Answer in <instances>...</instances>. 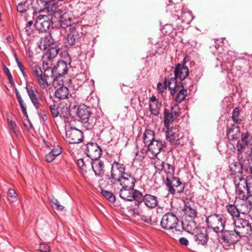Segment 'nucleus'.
<instances>
[{
	"mask_svg": "<svg viewBox=\"0 0 252 252\" xmlns=\"http://www.w3.org/2000/svg\"><path fill=\"white\" fill-rule=\"evenodd\" d=\"M184 204V207L182 210L184 214L192 220L197 217V211L193 203H190L189 201H185Z\"/></svg>",
	"mask_w": 252,
	"mask_h": 252,
	"instance_id": "23",
	"label": "nucleus"
},
{
	"mask_svg": "<svg viewBox=\"0 0 252 252\" xmlns=\"http://www.w3.org/2000/svg\"><path fill=\"white\" fill-rule=\"evenodd\" d=\"M163 170L166 173V177H169V178L173 176L174 175V167L172 164L165 163Z\"/></svg>",
	"mask_w": 252,
	"mask_h": 252,
	"instance_id": "39",
	"label": "nucleus"
},
{
	"mask_svg": "<svg viewBox=\"0 0 252 252\" xmlns=\"http://www.w3.org/2000/svg\"><path fill=\"white\" fill-rule=\"evenodd\" d=\"M126 166L122 163L114 161L111 165L110 176L108 178V183L113 188V185L126 174Z\"/></svg>",
	"mask_w": 252,
	"mask_h": 252,
	"instance_id": "3",
	"label": "nucleus"
},
{
	"mask_svg": "<svg viewBox=\"0 0 252 252\" xmlns=\"http://www.w3.org/2000/svg\"><path fill=\"white\" fill-rule=\"evenodd\" d=\"M152 162L157 171H158L159 172L163 171V169H164V165L165 164L164 162L158 158H153Z\"/></svg>",
	"mask_w": 252,
	"mask_h": 252,
	"instance_id": "41",
	"label": "nucleus"
},
{
	"mask_svg": "<svg viewBox=\"0 0 252 252\" xmlns=\"http://www.w3.org/2000/svg\"><path fill=\"white\" fill-rule=\"evenodd\" d=\"M165 185L168 188V191L173 195L183 192L185 189L184 184L180 181L179 178L174 176L169 178L166 177Z\"/></svg>",
	"mask_w": 252,
	"mask_h": 252,
	"instance_id": "6",
	"label": "nucleus"
},
{
	"mask_svg": "<svg viewBox=\"0 0 252 252\" xmlns=\"http://www.w3.org/2000/svg\"><path fill=\"white\" fill-rule=\"evenodd\" d=\"M187 95V91L183 88L176 95L175 100L178 103H181L183 101Z\"/></svg>",
	"mask_w": 252,
	"mask_h": 252,
	"instance_id": "43",
	"label": "nucleus"
},
{
	"mask_svg": "<svg viewBox=\"0 0 252 252\" xmlns=\"http://www.w3.org/2000/svg\"><path fill=\"white\" fill-rule=\"evenodd\" d=\"M193 235L194 240L198 245H204L208 240L207 230L204 227L197 229Z\"/></svg>",
	"mask_w": 252,
	"mask_h": 252,
	"instance_id": "18",
	"label": "nucleus"
},
{
	"mask_svg": "<svg viewBox=\"0 0 252 252\" xmlns=\"http://www.w3.org/2000/svg\"><path fill=\"white\" fill-rule=\"evenodd\" d=\"M167 86L170 90V94L172 95H174L176 92V79L174 78H170L167 82Z\"/></svg>",
	"mask_w": 252,
	"mask_h": 252,
	"instance_id": "44",
	"label": "nucleus"
},
{
	"mask_svg": "<svg viewBox=\"0 0 252 252\" xmlns=\"http://www.w3.org/2000/svg\"><path fill=\"white\" fill-rule=\"evenodd\" d=\"M235 203L237 205L240 214L252 212V195H249L245 199L235 200Z\"/></svg>",
	"mask_w": 252,
	"mask_h": 252,
	"instance_id": "13",
	"label": "nucleus"
},
{
	"mask_svg": "<svg viewBox=\"0 0 252 252\" xmlns=\"http://www.w3.org/2000/svg\"><path fill=\"white\" fill-rule=\"evenodd\" d=\"M92 168L95 176L102 177L105 172V166L103 161L99 158L94 159L91 162Z\"/></svg>",
	"mask_w": 252,
	"mask_h": 252,
	"instance_id": "21",
	"label": "nucleus"
},
{
	"mask_svg": "<svg viewBox=\"0 0 252 252\" xmlns=\"http://www.w3.org/2000/svg\"><path fill=\"white\" fill-rule=\"evenodd\" d=\"M182 22L189 23L192 20V16L189 12H184L180 16Z\"/></svg>",
	"mask_w": 252,
	"mask_h": 252,
	"instance_id": "50",
	"label": "nucleus"
},
{
	"mask_svg": "<svg viewBox=\"0 0 252 252\" xmlns=\"http://www.w3.org/2000/svg\"><path fill=\"white\" fill-rule=\"evenodd\" d=\"M180 243L184 246H187L189 244V241L186 238L182 237L179 239Z\"/></svg>",
	"mask_w": 252,
	"mask_h": 252,
	"instance_id": "64",
	"label": "nucleus"
},
{
	"mask_svg": "<svg viewBox=\"0 0 252 252\" xmlns=\"http://www.w3.org/2000/svg\"><path fill=\"white\" fill-rule=\"evenodd\" d=\"M115 193H118L119 196L124 200L127 201H132V194L133 189H126V188H123L122 187V188L118 190V189H114Z\"/></svg>",
	"mask_w": 252,
	"mask_h": 252,
	"instance_id": "29",
	"label": "nucleus"
},
{
	"mask_svg": "<svg viewBox=\"0 0 252 252\" xmlns=\"http://www.w3.org/2000/svg\"><path fill=\"white\" fill-rule=\"evenodd\" d=\"M59 23L60 27L64 29L66 32L68 30L75 28V25L72 22V15L68 13L65 12L61 16Z\"/></svg>",
	"mask_w": 252,
	"mask_h": 252,
	"instance_id": "17",
	"label": "nucleus"
},
{
	"mask_svg": "<svg viewBox=\"0 0 252 252\" xmlns=\"http://www.w3.org/2000/svg\"><path fill=\"white\" fill-rule=\"evenodd\" d=\"M54 40L50 33L41 37L37 43L38 47L41 50H46L49 47L55 45Z\"/></svg>",
	"mask_w": 252,
	"mask_h": 252,
	"instance_id": "26",
	"label": "nucleus"
},
{
	"mask_svg": "<svg viewBox=\"0 0 252 252\" xmlns=\"http://www.w3.org/2000/svg\"><path fill=\"white\" fill-rule=\"evenodd\" d=\"M62 148L57 146L55 147L52 151L47 154L45 156V159L48 162H52L55 158L62 153Z\"/></svg>",
	"mask_w": 252,
	"mask_h": 252,
	"instance_id": "33",
	"label": "nucleus"
},
{
	"mask_svg": "<svg viewBox=\"0 0 252 252\" xmlns=\"http://www.w3.org/2000/svg\"><path fill=\"white\" fill-rule=\"evenodd\" d=\"M101 193L110 202L113 203L115 201V196L112 192L102 189Z\"/></svg>",
	"mask_w": 252,
	"mask_h": 252,
	"instance_id": "48",
	"label": "nucleus"
},
{
	"mask_svg": "<svg viewBox=\"0 0 252 252\" xmlns=\"http://www.w3.org/2000/svg\"><path fill=\"white\" fill-rule=\"evenodd\" d=\"M143 202L145 205L149 208L154 209L156 208L158 204V197L151 194L146 193L144 195Z\"/></svg>",
	"mask_w": 252,
	"mask_h": 252,
	"instance_id": "25",
	"label": "nucleus"
},
{
	"mask_svg": "<svg viewBox=\"0 0 252 252\" xmlns=\"http://www.w3.org/2000/svg\"><path fill=\"white\" fill-rule=\"evenodd\" d=\"M166 139L170 143L175 145L182 144L183 134L176 128H170L166 130Z\"/></svg>",
	"mask_w": 252,
	"mask_h": 252,
	"instance_id": "15",
	"label": "nucleus"
},
{
	"mask_svg": "<svg viewBox=\"0 0 252 252\" xmlns=\"http://www.w3.org/2000/svg\"><path fill=\"white\" fill-rule=\"evenodd\" d=\"M221 215L213 214L208 216L206 222L209 228H212L217 233H220L224 229L225 220Z\"/></svg>",
	"mask_w": 252,
	"mask_h": 252,
	"instance_id": "4",
	"label": "nucleus"
},
{
	"mask_svg": "<svg viewBox=\"0 0 252 252\" xmlns=\"http://www.w3.org/2000/svg\"><path fill=\"white\" fill-rule=\"evenodd\" d=\"M76 114L82 123H87L91 115L90 108L84 104H80L77 108Z\"/></svg>",
	"mask_w": 252,
	"mask_h": 252,
	"instance_id": "20",
	"label": "nucleus"
},
{
	"mask_svg": "<svg viewBox=\"0 0 252 252\" xmlns=\"http://www.w3.org/2000/svg\"><path fill=\"white\" fill-rule=\"evenodd\" d=\"M221 232L222 233V244L224 247L233 245L241 238L239 234L237 233L235 228L233 230L224 229Z\"/></svg>",
	"mask_w": 252,
	"mask_h": 252,
	"instance_id": "7",
	"label": "nucleus"
},
{
	"mask_svg": "<svg viewBox=\"0 0 252 252\" xmlns=\"http://www.w3.org/2000/svg\"><path fill=\"white\" fill-rule=\"evenodd\" d=\"M182 227L186 231L194 234L197 229L199 227H197L196 226V223L193 220H190L189 221H185L182 222Z\"/></svg>",
	"mask_w": 252,
	"mask_h": 252,
	"instance_id": "31",
	"label": "nucleus"
},
{
	"mask_svg": "<svg viewBox=\"0 0 252 252\" xmlns=\"http://www.w3.org/2000/svg\"><path fill=\"white\" fill-rule=\"evenodd\" d=\"M68 31L69 32L67 33L65 39L69 45L73 46L78 40V32L76 28Z\"/></svg>",
	"mask_w": 252,
	"mask_h": 252,
	"instance_id": "32",
	"label": "nucleus"
},
{
	"mask_svg": "<svg viewBox=\"0 0 252 252\" xmlns=\"http://www.w3.org/2000/svg\"><path fill=\"white\" fill-rule=\"evenodd\" d=\"M136 180L131 174L126 173L117 181L116 185H119L123 188L132 189L134 188Z\"/></svg>",
	"mask_w": 252,
	"mask_h": 252,
	"instance_id": "16",
	"label": "nucleus"
},
{
	"mask_svg": "<svg viewBox=\"0 0 252 252\" xmlns=\"http://www.w3.org/2000/svg\"><path fill=\"white\" fill-rule=\"evenodd\" d=\"M240 132V127L234 125L229 128L227 131V136L228 139L230 140H234L238 136Z\"/></svg>",
	"mask_w": 252,
	"mask_h": 252,
	"instance_id": "37",
	"label": "nucleus"
},
{
	"mask_svg": "<svg viewBox=\"0 0 252 252\" xmlns=\"http://www.w3.org/2000/svg\"><path fill=\"white\" fill-rule=\"evenodd\" d=\"M101 149L95 143H89L86 145L85 153L91 160L99 158L101 155Z\"/></svg>",
	"mask_w": 252,
	"mask_h": 252,
	"instance_id": "14",
	"label": "nucleus"
},
{
	"mask_svg": "<svg viewBox=\"0 0 252 252\" xmlns=\"http://www.w3.org/2000/svg\"><path fill=\"white\" fill-rule=\"evenodd\" d=\"M34 28H35V27L34 25H33V22L32 21H30L27 23L24 29L25 32L27 35L31 36L33 34Z\"/></svg>",
	"mask_w": 252,
	"mask_h": 252,
	"instance_id": "47",
	"label": "nucleus"
},
{
	"mask_svg": "<svg viewBox=\"0 0 252 252\" xmlns=\"http://www.w3.org/2000/svg\"><path fill=\"white\" fill-rule=\"evenodd\" d=\"M170 113L172 115L177 118L180 115V108L179 107L178 104H174L173 106L171 107Z\"/></svg>",
	"mask_w": 252,
	"mask_h": 252,
	"instance_id": "53",
	"label": "nucleus"
},
{
	"mask_svg": "<svg viewBox=\"0 0 252 252\" xmlns=\"http://www.w3.org/2000/svg\"><path fill=\"white\" fill-rule=\"evenodd\" d=\"M51 23V17L46 15L40 14L36 18L34 26L38 31L43 32L49 30Z\"/></svg>",
	"mask_w": 252,
	"mask_h": 252,
	"instance_id": "9",
	"label": "nucleus"
},
{
	"mask_svg": "<svg viewBox=\"0 0 252 252\" xmlns=\"http://www.w3.org/2000/svg\"><path fill=\"white\" fill-rule=\"evenodd\" d=\"M185 64H177L174 70L175 77L179 78L181 80H184L189 75V69Z\"/></svg>",
	"mask_w": 252,
	"mask_h": 252,
	"instance_id": "24",
	"label": "nucleus"
},
{
	"mask_svg": "<svg viewBox=\"0 0 252 252\" xmlns=\"http://www.w3.org/2000/svg\"><path fill=\"white\" fill-rule=\"evenodd\" d=\"M151 42L149 46H151V49L148 50V54L149 56H153L157 53L161 54L163 53L168 49L169 46V42L168 38H164L161 41H158L155 43Z\"/></svg>",
	"mask_w": 252,
	"mask_h": 252,
	"instance_id": "8",
	"label": "nucleus"
},
{
	"mask_svg": "<svg viewBox=\"0 0 252 252\" xmlns=\"http://www.w3.org/2000/svg\"><path fill=\"white\" fill-rule=\"evenodd\" d=\"M166 87L167 82L166 81H165V84L158 83L157 85L158 91V92L162 93L166 89Z\"/></svg>",
	"mask_w": 252,
	"mask_h": 252,
	"instance_id": "59",
	"label": "nucleus"
},
{
	"mask_svg": "<svg viewBox=\"0 0 252 252\" xmlns=\"http://www.w3.org/2000/svg\"><path fill=\"white\" fill-rule=\"evenodd\" d=\"M29 7V5L27 1H24L19 3L17 6V9L19 12L24 13L26 12Z\"/></svg>",
	"mask_w": 252,
	"mask_h": 252,
	"instance_id": "52",
	"label": "nucleus"
},
{
	"mask_svg": "<svg viewBox=\"0 0 252 252\" xmlns=\"http://www.w3.org/2000/svg\"><path fill=\"white\" fill-rule=\"evenodd\" d=\"M159 106L158 103H149V108L152 114L155 116H158L159 114Z\"/></svg>",
	"mask_w": 252,
	"mask_h": 252,
	"instance_id": "51",
	"label": "nucleus"
},
{
	"mask_svg": "<svg viewBox=\"0 0 252 252\" xmlns=\"http://www.w3.org/2000/svg\"><path fill=\"white\" fill-rule=\"evenodd\" d=\"M7 199L11 202H15L17 198V194L14 189H9L7 191Z\"/></svg>",
	"mask_w": 252,
	"mask_h": 252,
	"instance_id": "49",
	"label": "nucleus"
},
{
	"mask_svg": "<svg viewBox=\"0 0 252 252\" xmlns=\"http://www.w3.org/2000/svg\"><path fill=\"white\" fill-rule=\"evenodd\" d=\"M173 31V27L171 25H165L162 29V32L165 34H170Z\"/></svg>",
	"mask_w": 252,
	"mask_h": 252,
	"instance_id": "56",
	"label": "nucleus"
},
{
	"mask_svg": "<svg viewBox=\"0 0 252 252\" xmlns=\"http://www.w3.org/2000/svg\"><path fill=\"white\" fill-rule=\"evenodd\" d=\"M83 138L82 131L71 127L68 129L65 132L66 141L69 144H77L82 141Z\"/></svg>",
	"mask_w": 252,
	"mask_h": 252,
	"instance_id": "11",
	"label": "nucleus"
},
{
	"mask_svg": "<svg viewBox=\"0 0 252 252\" xmlns=\"http://www.w3.org/2000/svg\"><path fill=\"white\" fill-rule=\"evenodd\" d=\"M3 72L5 73V74L6 75L7 79L9 81V82L10 84L14 83L13 76H12L9 69L7 67H6V66L4 65V64H3Z\"/></svg>",
	"mask_w": 252,
	"mask_h": 252,
	"instance_id": "55",
	"label": "nucleus"
},
{
	"mask_svg": "<svg viewBox=\"0 0 252 252\" xmlns=\"http://www.w3.org/2000/svg\"><path fill=\"white\" fill-rule=\"evenodd\" d=\"M232 119L236 124H240L242 119L240 117V111L238 108H235L232 112Z\"/></svg>",
	"mask_w": 252,
	"mask_h": 252,
	"instance_id": "45",
	"label": "nucleus"
},
{
	"mask_svg": "<svg viewBox=\"0 0 252 252\" xmlns=\"http://www.w3.org/2000/svg\"><path fill=\"white\" fill-rule=\"evenodd\" d=\"M163 143L161 140L155 139L148 146V150L153 155H158L162 149Z\"/></svg>",
	"mask_w": 252,
	"mask_h": 252,
	"instance_id": "27",
	"label": "nucleus"
},
{
	"mask_svg": "<svg viewBox=\"0 0 252 252\" xmlns=\"http://www.w3.org/2000/svg\"><path fill=\"white\" fill-rule=\"evenodd\" d=\"M231 169L233 170L235 173H242V166L240 163H235L234 167H232Z\"/></svg>",
	"mask_w": 252,
	"mask_h": 252,
	"instance_id": "57",
	"label": "nucleus"
},
{
	"mask_svg": "<svg viewBox=\"0 0 252 252\" xmlns=\"http://www.w3.org/2000/svg\"><path fill=\"white\" fill-rule=\"evenodd\" d=\"M58 3L54 0H47L43 4H40L37 7L38 12H45L48 14L49 16L51 17L53 13H56L58 9Z\"/></svg>",
	"mask_w": 252,
	"mask_h": 252,
	"instance_id": "12",
	"label": "nucleus"
},
{
	"mask_svg": "<svg viewBox=\"0 0 252 252\" xmlns=\"http://www.w3.org/2000/svg\"><path fill=\"white\" fill-rule=\"evenodd\" d=\"M132 196V201L135 200V204L137 208H139L140 205L143 202L144 195L141 192L133 189Z\"/></svg>",
	"mask_w": 252,
	"mask_h": 252,
	"instance_id": "36",
	"label": "nucleus"
},
{
	"mask_svg": "<svg viewBox=\"0 0 252 252\" xmlns=\"http://www.w3.org/2000/svg\"><path fill=\"white\" fill-rule=\"evenodd\" d=\"M50 111L54 118L60 116V117H67L70 114L68 106L66 104L60 103L56 106L54 103L49 106Z\"/></svg>",
	"mask_w": 252,
	"mask_h": 252,
	"instance_id": "10",
	"label": "nucleus"
},
{
	"mask_svg": "<svg viewBox=\"0 0 252 252\" xmlns=\"http://www.w3.org/2000/svg\"><path fill=\"white\" fill-rule=\"evenodd\" d=\"M77 164L78 167L83 170L86 167V164L83 158L79 159L77 161Z\"/></svg>",
	"mask_w": 252,
	"mask_h": 252,
	"instance_id": "62",
	"label": "nucleus"
},
{
	"mask_svg": "<svg viewBox=\"0 0 252 252\" xmlns=\"http://www.w3.org/2000/svg\"><path fill=\"white\" fill-rule=\"evenodd\" d=\"M233 223L235 225L237 233L241 238L252 235V225L248 220L238 218L233 221Z\"/></svg>",
	"mask_w": 252,
	"mask_h": 252,
	"instance_id": "5",
	"label": "nucleus"
},
{
	"mask_svg": "<svg viewBox=\"0 0 252 252\" xmlns=\"http://www.w3.org/2000/svg\"><path fill=\"white\" fill-rule=\"evenodd\" d=\"M18 101L20 105V107L21 108L22 111L23 113H24V115L26 117H28V114H27V112L26 107L25 106V103L24 102V101H23L22 98L21 99H19L18 100Z\"/></svg>",
	"mask_w": 252,
	"mask_h": 252,
	"instance_id": "58",
	"label": "nucleus"
},
{
	"mask_svg": "<svg viewBox=\"0 0 252 252\" xmlns=\"http://www.w3.org/2000/svg\"><path fill=\"white\" fill-rule=\"evenodd\" d=\"M55 96L60 99L68 98L69 91L65 86H62L57 89L55 93Z\"/></svg>",
	"mask_w": 252,
	"mask_h": 252,
	"instance_id": "34",
	"label": "nucleus"
},
{
	"mask_svg": "<svg viewBox=\"0 0 252 252\" xmlns=\"http://www.w3.org/2000/svg\"><path fill=\"white\" fill-rule=\"evenodd\" d=\"M199 58V54L195 51H192L189 56L186 55L184 57L182 63H187L188 62H194V60H197Z\"/></svg>",
	"mask_w": 252,
	"mask_h": 252,
	"instance_id": "40",
	"label": "nucleus"
},
{
	"mask_svg": "<svg viewBox=\"0 0 252 252\" xmlns=\"http://www.w3.org/2000/svg\"><path fill=\"white\" fill-rule=\"evenodd\" d=\"M179 220L177 217L173 213H167L164 214L161 220L160 225L161 227L166 230H172L174 231L179 232L180 229L178 228L179 225H178Z\"/></svg>",
	"mask_w": 252,
	"mask_h": 252,
	"instance_id": "2",
	"label": "nucleus"
},
{
	"mask_svg": "<svg viewBox=\"0 0 252 252\" xmlns=\"http://www.w3.org/2000/svg\"><path fill=\"white\" fill-rule=\"evenodd\" d=\"M50 203L53 208L58 210L62 211L64 209V207L60 204L59 201L55 198L53 197L50 199Z\"/></svg>",
	"mask_w": 252,
	"mask_h": 252,
	"instance_id": "46",
	"label": "nucleus"
},
{
	"mask_svg": "<svg viewBox=\"0 0 252 252\" xmlns=\"http://www.w3.org/2000/svg\"><path fill=\"white\" fill-rule=\"evenodd\" d=\"M59 66V64L53 68L49 67L48 64H32L33 76L41 89H44L49 86L50 76L54 77L53 84L55 88L58 89L69 83L70 80L64 76L67 72V64H63V73L57 72Z\"/></svg>",
	"mask_w": 252,
	"mask_h": 252,
	"instance_id": "1",
	"label": "nucleus"
},
{
	"mask_svg": "<svg viewBox=\"0 0 252 252\" xmlns=\"http://www.w3.org/2000/svg\"><path fill=\"white\" fill-rule=\"evenodd\" d=\"M228 213L233 217V218H238L240 216V212L238 210L237 205L229 204L226 206Z\"/></svg>",
	"mask_w": 252,
	"mask_h": 252,
	"instance_id": "38",
	"label": "nucleus"
},
{
	"mask_svg": "<svg viewBox=\"0 0 252 252\" xmlns=\"http://www.w3.org/2000/svg\"><path fill=\"white\" fill-rule=\"evenodd\" d=\"M175 119V117L172 115L169 110L166 109H164V125L166 130L173 128L172 124Z\"/></svg>",
	"mask_w": 252,
	"mask_h": 252,
	"instance_id": "30",
	"label": "nucleus"
},
{
	"mask_svg": "<svg viewBox=\"0 0 252 252\" xmlns=\"http://www.w3.org/2000/svg\"><path fill=\"white\" fill-rule=\"evenodd\" d=\"M250 136V133L248 132L242 133L241 134V141L243 143H247L248 144V139Z\"/></svg>",
	"mask_w": 252,
	"mask_h": 252,
	"instance_id": "60",
	"label": "nucleus"
},
{
	"mask_svg": "<svg viewBox=\"0 0 252 252\" xmlns=\"http://www.w3.org/2000/svg\"><path fill=\"white\" fill-rule=\"evenodd\" d=\"M240 182L236 184V200L238 199H245L246 198L248 197L249 195H247L246 194V188L245 185L244 178L240 177L239 178Z\"/></svg>",
	"mask_w": 252,
	"mask_h": 252,
	"instance_id": "22",
	"label": "nucleus"
},
{
	"mask_svg": "<svg viewBox=\"0 0 252 252\" xmlns=\"http://www.w3.org/2000/svg\"><path fill=\"white\" fill-rule=\"evenodd\" d=\"M39 250L42 252H49L50 251V247L46 244H40L39 245Z\"/></svg>",
	"mask_w": 252,
	"mask_h": 252,
	"instance_id": "61",
	"label": "nucleus"
},
{
	"mask_svg": "<svg viewBox=\"0 0 252 252\" xmlns=\"http://www.w3.org/2000/svg\"><path fill=\"white\" fill-rule=\"evenodd\" d=\"M142 211H140L139 212L138 211V214L139 215V216H141V219L144 220L145 222H149V220H150V218L148 217V216H147L146 215H143L142 214Z\"/></svg>",
	"mask_w": 252,
	"mask_h": 252,
	"instance_id": "63",
	"label": "nucleus"
},
{
	"mask_svg": "<svg viewBox=\"0 0 252 252\" xmlns=\"http://www.w3.org/2000/svg\"><path fill=\"white\" fill-rule=\"evenodd\" d=\"M48 50L43 55V63H45L47 61H50L54 58L58 54L59 49L57 48L56 45H54L48 49Z\"/></svg>",
	"mask_w": 252,
	"mask_h": 252,
	"instance_id": "28",
	"label": "nucleus"
},
{
	"mask_svg": "<svg viewBox=\"0 0 252 252\" xmlns=\"http://www.w3.org/2000/svg\"><path fill=\"white\" fill-rule=\"evenodd\" d=\"M244 181L247 193L252 195V176L248 177L246 179L244 178Z\"/></svg>",
	"mask_w": 252,
	"mask_h": 252,
	"instance_id": "42",
	"label": "nucleus"
},
{
	"mask_svg": "<svg viewBox=\"0 0 252 252\" xmlns=\"http://www.w3.org/2000/svg\"><path fill=\"white\" fill-rule=\"evenodd\" d=\"M28 94L35 108L38 110L40 108V101L41 98L36 89L32 86H27Z\"/></svg>",
	"mask_w": 252,
	"mask_h": 252,
	"instance_id": "19",
	"label": "nucleus"
},
{
	"mask_svg": "<svg viewBox=\"0 0 252 252\" xmlns=\"http://www.w3.org/2000/svg\"><path fill=\"white\" fill-rule=\"evenodd\" d=\"M143 140L145 146H148L155 140L154 132L150 129L145 130L143 136Z\"/></svg>",
	"mask_w": 252,
	"mask_h": 252,
	"instance_id": "35",
	"label": "nucleus"
},
{
	"mask_svg": "<svg viewBox=\"0 0 252 252\" xmlns=\"http://www.w3.org/2000/svg\"><path fill=\"white\" fill-rule=\"evenodd\" d=\"M248 144L247 143H243L242 141H239L236 145L237 154L239 157L242 155V151L244 150Z\"/></svg>",
	"mask_w": 252,
	"mask_h": 252,
	"instance_id": "54",
	"label": "nucleus"
}]
</instances>
